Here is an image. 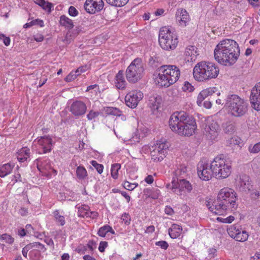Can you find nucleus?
I'll return each instance as SVG.
<instances>
[{
  "label": "nucleus",
  "instance_id": "nucleus-1",
  "mask_svg": "<svg viewBox=\"0 0 260 260\" xmlns=\"http://www.w3.org/2000/svg\"><path fill=\"white\" fill-rule=\"evenodd\" d=\"M169 125L173 132L187 137L192 136L197 128L195 118L183 111L173 113L169 118Z\"/></svg>",
  "mask_w": 260,
  "mask_h": 260
},
{
  "label": "nucleus",
  "instance_id": "nucleus-2",
  "mask_svg": "<svg viewBox=\"0 0 260 260\" xmlns=\"http://www.w3.org/2000/svg\"><path fill=\"white\" fill-rule=\"evenodd\" d=\"M214 55L215 59L220 64L231 66L237 60L240 55L238 43L232 39H224L216 45Z\"/></svg>",
  "mask_w": 260,
  "mask_h": 260
},
{
  "label": "nucleus",
  "instance_id": "nucleus-3",
  "mask_svg": "<svg viewBox=\"0 0 260 260\" xmlns=\"http://www.w3.org/2000/svg\"><path fill=\"white\" fill-rule=\"evenodd\" d=\"M236 200V192L231 188L224 187L219 191L216 200L206 201V206L211 212L221 215L228 208H235Z\"/></svg>",
  "mask_w": 260,
  "mask_h": 260
},
{
  "label": "nucleus",
  "instance_id": "nucleus-4",
  "mask_svg": "<svg viewBox=\"0 0 260 260\" xmlns=\"http://www.w3.org/2000/svg\"><path fill=\"white\" fill-rule=\"evenodd\" d=\"M219 73L218 66L210 62L201 61L194 67L193 75L198 81L206 82L217 77Z\"/></svg>",
  "mask_w": 260,
  "mask_h": 260
},
{
  "label": "nucleus",
  "instance_id": "nucleus-5",
  "mask_svg": "<svg viewBox=\"0 0 260 260\" xmlns=\"http://www.w3.org/2000/svg\"><path fill=\"white\" fill-rule=\"evenodd\" d=\"M224 107L232 116L240 117L247 112L248 103L237 94H229L225 99Z\"/></svg>",
  "mask_w": 260,
  "mask_h": 260
},
{
  "label": "nucleus",
  "instance_id": "nucleus-6",
  "mask_svg": "<svg viewBox=\"0 0 260 260\" xmlns=\"http://www.w3.org/2000/svg\"><path fill=\"white\" fill-rule=\"evenodd\" d=\"M211 167L213 169L214 176L219 179L227 178L231 173V163L224 158L223 154L215 157L211 163Z\"/></svg>",
  "mask_w": 260,
  "mask_h": 260
},
{
  "label": "nucleus",
  "instance_id": "nucleus-7",
  "mask_svg": "<svg viewBox=\"0 0 260 260\" xmlns=\"http://www.w3.org/2000/svg\"><path fill=\"white\" fill-rule=\"evenodd\" d=\"M144 74V64L140 58H135L128 66L125 71L127 80L133 84L141 80Z\"/></svg>",
  "mask_w": 260,
  "mask_h": 260
},
{
  "label": "nucleus",
  "instance_id": "nucleus-8",
  "mask_svg": "<svg viewBox=\"0 0 260 260\" xmlns=\"http://www.w3.org/2000/svg\"><path fill=\"white\" fill-rule=\"evenodd\" d=\"M180 70L174 65H164V87H168L179 79Z\"/></svg>",
  "mask_w": 260,
  "mask_h": 260
},
{
  "label": "nucleus",
  "instance_id": "nucleus-9",
  "mask_svg": "<svg viewBox=\"0 0 260 260\" xmlns=\"http://www.w3.org/2000/svg\"><path fill=\"white\" fill-rule=\"evenodd\" d=\"M164 50H172L175 49L178 44V38L174 29L170 27V28L164 27Z\"/></svg>",
  "mask_w": 260,
  "mask_h": 260
},
{
  "label": "nucleus",
  "instance_id": "nucleus-10",
  "mask_svg": "<svg viewBox=\"0 0 260 260\" xmlns=\"http://www.w3.org/2000/svg\"><path fill=\"white\" fill-rule=\"evenodd\" d=\"M161 59L157 56H150L148 64L153 68H158L153 74V80L155 84L158 87H162V75L161 74L160 70L162 68L161 65Z\"/></svg>",
  "mask_w": 260,
  "mask_h": 260
},
{
  "label": "nucleus",
  "instance_id": "nucleus-11",
  "mask_svg": "<svg viewBox=\"0 0 260 260\" xmlns=\"http://www.w3.org/2000/svg\"><path fill=\"white\" fill-rule=\"evenodd\" d=\"M204 129L207 138L210 140H214L218 135L219 125L216 121L209 119L205 123Z\"/></svg>",
  "mask_w": 260,
  "mask_h": 260
},
{
  "label": "nucleus",
  "instance_id": "nucleus-12",
  "mask_svg": "<svg viewBox=\"0 0 260 260\" xmlns=\"http://www.w3.org/2000/svg\"><path fill=\"white\" fill-rule=\"evenodd\" d=\"M198 174L200 178L204 181L210 180L214 176L213 169L209 165L203 161L199 162L197 167Z\"/></svg>",
  "mask_w": 260,
  "mask_h": 260
},
{
  "label": "nucleus",
  "instance_id": "nucleus-13",
  "mask_svg": "<svg viewBox=\"0 0 260 260\" xmlns=\"http://www.w3.org/2000/svg\"><path fill=\"white\" fill-rule=\"evenodd\" d=\"M252 186L250 177L247 175H241L236 180V188L239 191L248 193Z\"/></svg>",
  "mask_w": 260,
  "mask_h": 260
},
{
  "label": "nucleus",
  "instance_id": "nucleus-14",
  "mask_svg": "<svg viewBox=\"0 0 260 260\" xmlns=\"http://www.w3.org/2000/svg\"><path fill=\"white\" fill-rule=\"evenodd\" d=\"M149 106L153 114L156 116L161 115L162 99L161 95H155L150 97Z\"/></svg>",
  "mask_w": 260,
  "mask_h": 260
},
{
  "label": "nucleus",
  "instance_id": "nucleus-15",
  "mask_svg": "<svg viewBox=\"0 0 260 260\" xmlns=\"http://www.w3.org/2000/svg\"><path fill=\"white\" fill-rule=\"evenodd\" d=\"M143 93L138 90L132 91L128 93L125 97L126 105L132 108L136 107L138 103L143 99Z\"/></svg>",
  "mask_w": 260,
  "mask_h": 260
},
{
  "label": "nucleus",
  "instance_id": "nucleus-16",
  "mask_svg": "<svg viewBox=\"0 0 260 260\" xmlns=\"http://www.w3.org/2000/svg\"><path fill=\"white\" fill-rule=\"evenodd\" d=\"M104 7L102 0H86L84 5L85 11L89 14H95L101 11Z\"/></svg>",
  "mask_w": 260,
  "mask_h": 260
},
{
  "label": "nucleus",
  "instance_id": "nucleus-17",
  "mask_svg": "<svg viewBox=\"0 0 260 260\" xmlns=\"http://www.w3.org/2000/svg\"><path fill=\"white\" fill-rule=\"evenodd\" d=\"M250 103L253 108L257 110H260V82L257 83L251 91L250 96Z\"/></svg>",
  "mask_w": 260,
  "mask_h": 260
},
{
  "label": "nucleus",
  "instance_id": "nucleus-18",
  "mask_svg": "<svg viewBox=\"0 0 260 260\" xmlns=\"http://www.w3.org/2000/svg\"><path fill=\"white\" fill-rule=\"evenodd\" d=\"M87 110L86 104L82 101H76L70 106V111L76 117L85 114Z\"/></svg>",
  "mask_w": 260,
  "mask_h": 260
},
{
  "label": "nucleus",
  "instance_id": "nucleus-19",
  "mask_svg": "<svg viewBox=\"0 0 260 260\" xmlns=\"http://www.w3.org/2000/svg\"><path fill=\"white\" fill-rule=\"evenodd\" d=\"M176 17L179 24L183 27L186 26L187 23L189 22L190 17L186 10L180 8L177 10L176 13Z\"/></svg>",
  "mask_w": 260,
  "mask_h": 260
},
{
  "label": "nucleus",
  "instance_id": "nucleus-20",
  "mask_svg": "<svg viewBox=\"0 0 260 260\" xmlns=\"http://www.w3.org/2000/svg\"><path fill=\"white\" fill-rule=\"evenodd\" d=\"M177 183L178 184L179 188L177 187H175L174 185L172 186V189L173 191L177 192L178 191H181L182 189H185L187 192H190L192 189V186L191 183L184 179L177 178Z\"/></svg>",
  "mask_w": 260,
  "mask_h": 260
},
{
  "label": "nucleus",
  "instance_id": "nucleus-21",
  "mask_svg": "<svg viewBox=\"0 0 260 260\" xmlns=\"http://www.w3.org/2000/svg\"><path fill=\"white\" fill-rule=\"evenodd\" d=\"M38 143L41 146L43 153L50 152L52 148V140L49 136L41 137L38 139Z\"/></svg>",
  "mask_w": 260,
  "mask_h": 260
},
{
  "label": "nucleus",
  "instance_id": "nucleus-22",
  "mask_svg": "<svg viewBox=\"0 0 260 260\" xmlns=\"http://www.w3.org/2000/svg\"><path fill=\"white\" fill-rule=\"evenodd\" d=\"M197 48L192 45H189L185 48L184 51V55L185 56V59L187 61L192 62L195 61L197 54Z\"/></svg>",
  "mask_w": 260,
  "mask_h": 260
},
{
  "label": "nucleus",
  "instance_id": "nucleus-23",
  "mask_svg": "<svg viewBox=\"0 0 260 260\" xmlns=\"http://www.w3.org/2000/svg\"><path fill=\"white\" fill-rule=\"evenodd\" d=\"M115 85L117 88L123 89L125 87L126 82L124 78L123 72L119 71L116 76Z\"/></svg>",
  "mask_w": 260,
  "mask_h": 260
},
{
  "label": "nucleus",
  "instance_id": "nucleus-24",
  "mask_svg": "<svg viewBox=\"0 0 260 260\" xmlns=\"http://www.w3.org/2000/svg\"><path fill=\"white\" fill-rule=\"evenodd\" d=\"M29 149L27 147H23L17 152V159L20 162L27 160L29 157Z\"/></svg>",
  "mask_w": 260,
  "mask_h": 260
},
{
  "label": "nucleus",
  "instance_id": "nucleus-25",
  "mask_svg": "<svg viewBox=\"0 0 260 260\" xmlns=\"http://www.w3.org/2000/svg\"><path fill=\"white\" fill-rule=\"evenodd\" d=\"M182 231V227L178 224H173L169 229V234L172 239L178 237Z\"/></svg>",
  "mask_w": 260,
  "mask_h": 260
},
{
  "label": "nucleus",
  "instance_id": "nucleus-26",
  "mask_svg": "<svg viewBox=\"0 0 260 260\" xmlns=\"http://www.w3.org/2000/svg\"><path fill=\"white\" fill-rule=\"evenodd\" d=\"M222 128L223 132L227 134H233L236 131L235 124L231 121H228L223 123Z\"/></svg>",
  "mask_w": 260,
  "mask_h": 260
},
{
  "label": "nucleus",
  "instance_id": "nucleus-27",
  "mask_svg": "<svg viewBox=\"0 0 260 260\" xmlns=\"http://www.w3.org/2000/svg\"><path fill=\"white\" fill-rule=\"evenodd\" d=\"M14 167L10 163L6 164L0 167V177H4L10 174Z\"/></svg>",
  "mask_w": 260,
  "mask_h": 260
},
{
  "label": "nucleus",
  "instance_id": "nucleus-28",
  "mask_svg": "<svg viewBox=\"0 0 260 260\" xmlns=\"http://www.w3.org/2000/svg\"><path fill=\"white\" fill-rule=\"evenodd\" d=\"M212 90L207 88L202 90L198 95L197 103L199 106L201 105L202 102L209 95L212 94Z\"/></svg>",
  "mask_w": 260,
  "mask_h": 260
},
{
  "label": "nucleus",
  "instance_id": "nucleus-29",
  "mask_svg": "<svg viewBox=\"0 0 260 260\" xmlns=\"http://www.w3.org/2000/svg\"><path fill=\"white\" fill-rule=\"evenodd\" d=\"M59 23L61 25L69 29H72L74 27L72 20L64 15L60 16Z\"/></svg>",
  "mask_w": 260,
  "mask_h": 260
},
{
  "label": "nucleus",
  "instance_id": "nucleus-30",
  "mask_svg": "<svg viewBox=\"0 0 260 260\" xmlns=\"http://www.w3.org/2000/svg\"><path fill=\"white\" fill-rule=\"evenodd\" d=\"M76 175L79 180H84L87 176V171L83 166H79L76 169Z\"/></svg>",
  "mask_w": 260,
  "mask_h": 260
},
{
  "label": "nucleus",
  "instance_id": "nucleus-31",
  "mask_svg": "<svg viewBox=\"0 0 260 260\" xmlns=\"http://www.w3.org/2000/svg\"><path fill=\"white\" fill-rule=\"evenodd\" d=\"M53 216L55 222L59 225L63 226L66 223L64 217L61 215L58 210L53 212Z\"/></svg>",
  "mask_w": 260,
  "mask_h": 260
},
{
  "label": "nucleus",
  "instance_id": "nucleus-32",
  "mask_svg": "<svg viewBox=\"0 0 260 260\" xmlns=\"http://www.w3.org/2000/svg\"><path fill=\"white\" fill-rule=\"evenodd\" d=\"M129 0H106V2L112 6L121 7L125 5Z\"/></svg>",
  "mask_w": 260,
  "mask_h": 260
},
{
  "label": "nucleus",
  "instance_id": "nucleus-33",
  "mask_svg": "<svg viewBox=\"0 0 260 260\" xmlns=\"http://www.w3.org/2000/svg\"><path fill=\"white\" fill-rule=\"evenodd\" d=\"M109 232L112 234L114 233V231L110 226L106 225L99 229L98 234L99 236L104 237Z\"/></svg>",
  "mask_w": 260,
  "mask_h": 260
},
{
  "label": "nucleus",
  "instance_id": "nucleus-34",
  "mask_svg": "<svg viewBox=\"0 0 260 260\" xmlns=\"http://www.w3.org/2000/svg\"><path fill=\"white\" fill-rule=\"evenodd\" d=\"M89 207L87 205H82L78 208V215L79 217H87Z\"/></svg>",
  "mask_w": 260,
  "mask_h": 260
},
{
  "label": "nucleus",
  "instance_id": "nucleus-35",
  "mask_svg": "<svg viewBox=\"0 0 260 260\" xmlns=\"http://www.w3.org/2000/svg\"><path fill=\"white\" fill-rule=\"evenodd\" d=\"M237 235L236 236V240L239 242H244L246 241L248 238V234L246 231L241 232L239 230Z\"/></svg>",
  "mask_w": 260,
  "mask_h": 260
},
{
  "label": "nucleus",
  "instance_id": "nucleus-36",
  "mask_svg": "<svg viewBox=\"0 0 260 260\" xmlns=\"http://www.w3.org/2000/svg\"><path fill=\"white\" fill-rule=\"evenodd\" d=\"M187 172V168L184 166H181L180 168L176 170L175 172L176 178L183 179V178L185 176Z\"/></svg>",
  "mask_w": 260,
  "mask_h": 260
},
{
  "label": "nucleus",
  "instance_id": "nucleus-37",
  "mask_svg": "<svg viewBox=\"0 0 260 260\" xmlns=\"http://www.w3.org/2000/svg\"><path fill=\"white\" fill-rule=\"evenodd\" d=\"M120 169V165L119 164H114L112 165L111 169V174L112 177L116 179L118 176V170Z\"/></svg>",
  "mask_w": 260,
  "mask_h": 260
},
{
  "label": "nucleus",
  "instance_id": "nucleus-38",
  "mask_svg": "<svg viewBox=\"0 0 260 260\" xmlns=\"http://www.w3.org/2000/svg\"><path fill=\"white\" fill-rule=\"evenodd\" d=\"M28 244L31 249L33 248H36L35 250L38 251H41L42 250L45 251L46 250L44 245L39 242H33L30 243Z\"/></svg>",
  "mask_w": 260,
  "mask_h": 260
},
{
  "label": "nucleus",
  "instance_id": "nucleus-39",
  "mask_svg": "<svg viewBox=\"0 0 260 260\" xmlns=\"http://www.w3.org/2000/svg\"><path fill=\"white\" fill-rule=\"evenodd\" d=\"M0 240H4L8 244H12L14 242V239L10 235L4 234L0 236Z\"/></svg>",
  "mask_w": 260,
  "mask_h": 260
},
{
  "label": "nucleus",
  "instance_id": "nucleus-40",
  "mask_svg": "<svg viewBox=\"0 0 260 260\" xmlns=\"http://www.w3.org/2000/svg\"><path fill=\"white\" fill-rule=\"evenodd\" d=\"M239 230L235 225H232L228 229L227 231L231 237L236 239V236L237 235V233H238Z\"/></svg>",
  "mask_w": 260,
  "mask_h": 260
},
{
  "label": "nucleus",
  "instance_id": "nucleus-41",
  "mask_svg": "<svg viewBox=\"0 0 260 260\" xmlns=\"http://www.w3.org/2000/svg\"><path fill=\"white\" fill-rule=\"evenodd\" d=\"M248 150L250 153H256L260 151V142L255 144L254 145H250L248 147Z\"/></svg>",
  "mask_w": 260,
  "mask_h": 260
},
{
  "label": "nucleus",
  "instance_id": "nucleus-42",
  "mask_svg": "<svg viewBox=\"0 0 260 260\" xmlns=\"http://www.w3.org/2000/svg\"><path fill=\"white\" fill-rule=\"evenodd\" d=\"M138 185V183H131L128 181H124L123 183V187L126 189L133 190Z\"/></svg>",
  "mask_w": 260,
  "mask_h": 260
},
{
  "label": "nucleus",
  "instance_id": "nucleus-43",
  "mask_svg": "<svg viewBox=\"0 0 260 260\" xmlns=\"http://www.w3.org/2000/svg\"><path fill=\"white\" fill-rule=\"evenodd\" d=\"M107 112L108 114L116 116L120 115V111L115 108L109 107L107 108Z\"/></svg>",
  "mask_w": 260,
  "mask_h": 260
},
{
  "label": "nucleus",
  "instance_id": "nucleus-44",
  "mask_svg": "<svg viewBox=\"0 0 260 260\" xmlns=\"http://www.w3.org/2000/svg\"><path fill=\"white\" fill-rule=\"evenodd\" d=\"M91 164L99 174L103 172L104 167L102 165L98 164L95 160H92Z\"/></svg>",
  "mask_w": 260,
  "mask_h": 260
},
{
  "label": "nucleus",
  "instance_id": "nucleus-45",
  "mask_svg": "<svg viewBox=\"0 0 260 260\" xmlns=\"http://www.w3.org/2000/svg\"><path fill=\"white\" fill-rule=\"evenodd\" d=\"M182 89L184 91L191 92L194 90V87L191 85L190 83L187 81H186L184 82Z\"/></svg>",
  "mask_w": 260,
  "mask_h": 260
},
{
  "label": "nucleus",
  "instance_id": "nucleus-46",
  "mask_svg": "<svg viewBox=\"0 0 260 260\" xmlns=\"http://www.w3.org/2000/svg\"><path fill=\"white\" fill-rule=\"evenodd\" d=\"M78 75H79V74H77L76 71L75 72H72L66 77L65 80L67 82H70L76 79Z\"/></svg>",
  "mask_w": 260,
  "mask_h": 260
},
{
  "label": "nucleus",
  "instance_id": "nucleus-47",
  "mask_svg": "<svg viewBox=\"0 0 260 260\" xmlns=\"http://www.w3.org/2000/svg\"><path fill=\"white\" fill-rule=\"evenodd\" d=\"M100 115L99 112H95L93 110H90L88 114L87 115L88 120H91L94 118L97 117Z\"/></svg>",
  "mask_w": 260,
  "mask_h": 260
},
{
  "label": "nucleus",
  "instance_id": "nucleus-48",
  "mask_svg": "<svg viewBox=\"0 0 260 260\" xmlns=\"http://www.w3.org/2000/svg\"><path fill=\"white\" fill-rule=\"evenodd\" d=\"M234 219L235 218H234V216H229V217H228L227 218H221V217H218L217 218V220L219 221H220V222H223V223H230L233 221H234Z\"/></svg>",
  "mask_w": 260,
  "mask_h": 260
},
{
  "label": "nucleus",
  "instance_id": "nucleus-49",
  "mask_svg": "<svg viewBox=\"0 0 260 260\" xmlns=\"http://www.w3.org/2000/svg\"><path fill=\"white\" fill-rule=\"evenodd\" d=\"M52 5L51 3L48 2L43 1V4H42L41 7L45 10L47 11L48 12H51V9Z\"/></svg>",
  "mask_w": 260,
  "mask_h": 260
},
{
  "label": "nucleus",
  "instance_id": "nucleus-50",
  "mask_svg": "<svg viewBox=\"0 0 260 260\" xmlns=\"http://www.w3.org/2000/svg\"><path fill=\"white\" fill-rule=\"evenodd\" d=\"M0 40H2L4 44L7 46L10 45V38L6 37L4 34H0Z\"/></svg>",
  "mask_w": 260,
  "mask_h": 260
},
{
  "label": "nucleus",
  "instance_id": "nucleus-51",
  "mask_svg": "<svg viewBox=\"0 0 260 260\" xmlns=\"http://www.w3.org/2000/svg\"><path fill=\"white\" fill-rule=\"evenodd\" d=\"M69 14L71 16H76L78 14L77 9L73 6H70L69 9Z\"/></svg>",
  "mask_w": 260,
  "mask_h": 260
},
{
  "label": "nucleus",
  "instance_id": "nucleus-52",
  "mask_svg": "<svg viewBox=\"0 0 260 260\" xmlns=\"http://www.w3.org/2000/svg\"><path fill=\"white\" fill-rule=\"evenodd\" d=\"M108 246V243L106 241H102L100 243L99 250L100 252H104L105 248Z\"/></svg>",
  "mask_w": 260,
  "mask_h": 260
},
{
  "label": "nucleus",
  "instance_id": "nucleus-53",
  "mask_svg": "<svg viewBox=\"0 0 260 260\" xmlns=\"http://www.w3.org/2000/svg\"><path fill=\"white\" fill-rule=\"evenodd\" d=\"M31 249L29 244L26 245L22 250V253L24 257L27 258V252Z\"/></svg>",
  "mask_w": 260,
  "mask_h": 260
},
{
  "label": "nucleus",
  "instance_id": "nucleus-54",
  "mask_svg": "<svg viewBox=\"0 0 260 260\" xmlns=\"http://www.w3.org/2000/svg\"><path fill=\"white\" fill-rule=\"evenodd\" d=\"M165 212L166 214L169 215H172L174 212L173 209L170 206H166Z\"/></svg>",
  "mask_w": 260,
  "mask_h": 260
},
{
  "label": "nucleus",
  "instance_id": "nucleus-55",
  "mask_svg": "<svg viewBox=\"0 0 260 260\" xmlns=\"http://www.w3.org/2000/svg\"><path fill=\"white\" fill-rule=\"evenodd\" d=\"M98 216V213L96 212L88 211L87 217H90L91 218H95Z\"/></svg>",
  "mask_w": 260,
  "mask_h": 260
},
{
  "label": "nucleus",
  "instance_id": "nucleus-56",
  "mask_svg": "<svg viewBox=\"0 0 260 260\" xmlns=\"http://www.w3.org/2000/svg\"><path fill=\"white\" fill-rule=\"evenodd\" d=\"M216 250L214 248H211L209 250V257L210 259L214 258L215 257Z\"/></svg>",
  "mask_w": 260,
  "mask_h": 260
},
{
  "label": "nucleus",
  "instance_id": "nucleus-57",
  "mask_svg": "<svg viewBox=\"0 0 260 260\" xmlns=\"http://www.w3.org/2000/svg\"><path fill=\"white\" fill-rule=\"evenodd\" d=\"M34 39L37 42H42L44 40V37L42 35L37 34L34 36Z\"/></svg>",
  "mask_w": 260,
  "mask_h": 260
},
{
  "label": "nucleus",
  "instance_id": "nucleus-58",
  "mask_svg": "<svg viewBox=\"0 0 260 260\" xmlns=\"http://www.w3.org/2000/svg\"><path fill=\"white\" fill-rule=\"evenodd\" d=\"M153 180V178L152 175H148L145 179V181L149 184L152 183Z\"/></svg>",
  "mask_w": 260,
  "mask_h": 260
},
{
  "label": "nucleus",
  "instance_id": "nucleus-59",
  "mask_svg": "<svg viewBox=\"0 0 260 260\" xmlns=\"http://www.w3.org/2000/svg\"><path fill=\"white\" fill-rule=\"evenodd\" d=\"M120 193H121V194L123 197L125 198V199H126L127 202L128 203L130 201L131 197H130V196L128 194H127V193L126 192H125V191H121Z\"/></svg>",
  "mask_w": 260,
  "mask_h": 260
},
{
  "label": "nucleus",
  "instance_id": "nucleus-60",
  "mask_svg": "<svg viewBox=\"0 0 260 260\" xmlns=\"http://www.w3.org/2000/svg\"><path fill=\"white\" fill-rule=\"evenodd\" d=\"M240 140H241L238 137L232 138L231 140V142L234 143V144L238 145L240 143Z\"/></svg>",
  "mask_w": 260,
  "mask_h": 260
},
{
  "label": "nucleus",
  "instance_id": "nucleus-61",
  "mask_svg": "<svg viewBox=\"0 0 260 260\" xmlns=\"http://www.w3.org/2000/svg\"><path fill=\"white\" fill-rule=\"evenodd\" d=\"M86 67H79L76 71V73H78V74H79V75L80 74V73H83L84 72L86 71Z\"/></svg>",
  "mask_w": 260,
  "mask_h": 260
},
{
  "label": "nucleus",
  "instance_id": "nucleus-62",
  "mask_svg": "<svg viewBox=\"0 0 260 260\" xmlns=\"http://www.w3.org/2000/svg\"><path fill=\"white\" fill-rule=\"evenodd\" d=\"M45 243L48 245H50V246H52L53 247V245H54V243H53V240L50 239V238H47V239H45Z\"/></svg>",
  "mask_w": 260,
  "mask_h": 260
},
{
  "label": "nucleus",
  "instance_id": "nucleus-63",
  "mask_svg": "<svg viewBox=\"0 0 260 260\" xmlns=\"http://www.w3.org/2000/svg\"><path fill=\"white\" fill-rule=\"evenodd\" d=\"M249 260H260V253H256L254 256L251 257Z\"/></svg>",
  "mask_w": 260,
  "mask_h": 260
},
{
  "label": "nucleus",
  "instance_id": "nucleus-64",
  "mask_svg": "<svg viewBox=\"0 0 260 260\" xmlns=\"http://www.w3.org/2000/svg\"><path fill=\"white\" fill-rule=\"evenodd\" d=\"M20 214L22 216H25L27 213V210L24 208H22L19 210Z\"/></svg>",
  "mask_w": 260,
  "mask_h": 260
}]
</instances>
